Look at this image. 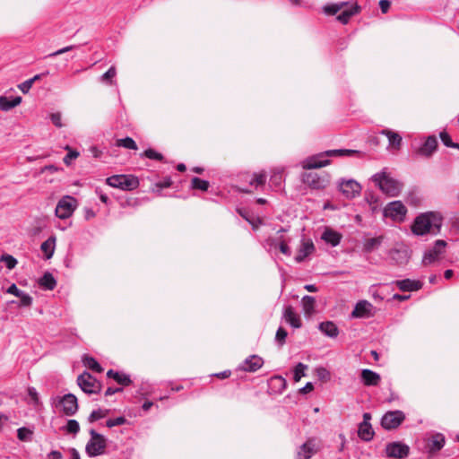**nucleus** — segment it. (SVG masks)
I'll list each match as a JSON object with an SVG mask.
<instances>
[{"instance_id": "obj_1", "label": "nucleus", "mask_w": 459, "mask_h": 459, "mask_svg": "<svg viewBox=\"0 0 459 459\" xmlns=\"http://www.w3.org/2000/svg\"><path fill=\"white\" fill-rule=\"evenodd\" d=\"M444 217L441 212L430 211L419 214L411 225V231L416 236L426 234L437 235L443 226Z\"/></svg>"}, {"instance_id": "obj_2", "label": "nucleus", "mask_w": 459, "mask_h": 459, "mask_svg": "<svg viewBox=\"0 0 459 459\" xmlns=\"http://www.w3.org/2000/svg\"><path fill=\"white\" fill-rule=\"evenodd\" d=\"M356 151L347 149L329 150L325 152H321L313 157L307 158L302 162V167L305 169H313L325 167L330 163L327 157L333 156H350L356 153Z\"/></svg>"}, {"instance_id": "obj_3", "label": "nucleus", "mask_w": 459, "mask_h": 459, "mask_svg": "<svg viewBox=\"0 0 459 459\" xmlns=\"http://www.w3.org/2000/svg\"><path fill=\"white\" fill-rule=\"evenodd\" d=\"M372 180L379 186L382 192L390 195L396 196L402 190V185L395 179L386 176L385 173H377L372 177Z\"/></svg>"}, {"instance_id": "obj_4", "label": "nucleus", "mask_w": 459, "mask_h": 459, "mask_svg": "<svg viewBox=\"0 0 459 459\" xmlns=\"http://www.w3.org/2000/svg\"><path fill=\"white\" fill-rule=\"evenodd\" d=\"M91 438L88 441L85 451L90 457H96L105 454L107 447V438L99 434L95 429L89 430Z\"/></svg>"}, {"instance_id": "obj_5", "label": "nucleus", "mask_w": 459, "mask_h": 459, "mask_svg": "<svg viewBox=\"0 0 459 459\" xmlns=\"http://www.w3.org/2000/svg\"><path fill=\"white\" fill-rule=\"evenodd\" d=\"M106 183L112 187L125 191H131L139 186V180L133 175H114L106 179Z\"/></svg>"}, {"instance_id": "obj_6", "label": "nucleus", "mask_w": 459, "mask_h": 459, "mask_svg": "<svg viewBox=\"0 0 459 459\" xmlns=\"http://www.w3.org/2000/svg\"><path fill=\"white\" fill-rule=\"evenodd\" d=\"M77 205L78 202L74 197L65 195L58 201L55 210L56 215L62 220L68 219L73 215Z\"/></svg>"}, {"instance_id": "obj_7", "label": "nucleus", "mask_w": 459, "mask_h": 459, "mask_svg": "<svg viewBox=\"0 0 459 459\" xmlns=\"http://www.w3.org/2000/svg\"><path fill=\"white\" fill-rule=\"evenodd\" d=\"M384 216L394 221H403L407 213V208L401 201H394L384 208Z\"/></svg>"}, {"instance_id": "obj_8", "label": "nucleus", "mask_w": 459, "mask_h": 459, "mask_svg": "<svg viewBox=\"0 0 459 459\" xmlns=\"http://www.w3.org/2000/svg\"><path fill=\"white\" fill-rule=\"evenodd\" d=\"M405 420V414L403 411H389L385 412L381 419V426L387 430L394 429L398 428Z\"/></svg>"}, {"instance_id": "obj_9", "label": "nucleus", "mask_w": 459, "mask_h": 459, "mask_svg": "<svg viewBox=\"0 0 459 459\" xmlns=\"http://www.w3.org/2000/svg\"><path fill=\"white\" fill-rule=\"evenodd\" d=\"M77 384L86 394H97L100 392L101 385L90 373L83 372L77 377Z\"/></svg>"}, {"instance_id": "obj_10", "label": "nucleus", "mask_w": 459, "mask_h": 459, "mask_svg": "<svg viewBox=\"0 0 459 459\" xmlns=\"http://www.w3.org/2000/svg\"><path fill=\"white\" fill-rule=\"evenodd\" d=\"M320 449V442L315 438H308L303 445H301L296 453V459H310Z\"/></svg>"}, {"instance_id": "obj_11", "label": "nucleus", "mask_w": 459, "mask_h": 459, "mask_svg": "<svg viewBox=\"0 0 459 459\" xmlns=\"http://www.w3.org/2000/svg\"><path fill=\"white\" fill-rule=\"evenodd\" d=\"M410 447L401 442H391L385 446V454L389 458L404 459L409 455Z\"/></svg>"}, {"instance_id": "obj_12", "label": "nucleus", "mask_w": 459, "mask_h": 459, "mask_svg": "<svg viewBox=\"0 0 459 459\" xmlns=\"http://www.w3.org/2000/svg\"><path fill=\"white\" fill-rule=\"evenodd\" d=\"M446 245V242L443 239L436 240L433 247L425 252L422 260L423 264L428 265L439 259V256L444 253Z\"/></svg>"}, {"instance_id": "obj_13", "label": "nucleus", "mask_w": 459, "mask_h": 459, "mask_svg": "<svg viewBox=\"0 0 459 459\" xmlns=\"http://www.w3.org/2000/svg\"><path fill=\"white\" fill-rule=\"evenodd\" d=\"M339 190L348 199L359 195L361 191L360 185L353 179H342L338 185Z\"/></svg>"}, {"instance_id": "obj_14", "label": "nucleus", "mask_w": 459, "mask_h": 459, "mask_svg": "<svg viewBox=\"0 0 459 459\" xmlns=\"http://www.w3.org/2000/svg\"><path fill=\"white\" fill-rule=\"evenodd\" d=\"M60 404L63 407L64 413L67 416H73L78 411L77 398L73 394H65L60 399Z\"/></svg>"}, {"instance_id": "obj_15", "label": "nucleus", "mask_w": 459, "mask_h": 459, "mask_svg": "<svg viewBox=\"0 0 459 459\" xmlns=\"http://www.w3.org/2000/svg\"><path fill=\"white\" fill-rule=\"evenodd\" d=\"M445 444V436L442 433H434L427 438V451L429 454H436L444 447Z\"/></svg>"}, {"instance_id": "obj_16", "label": "nucleus", "mask_w": 459, "mask_h": 459, "mask_svg": "<svg viewBox=\"0 0 459 459\" xmlns=\"http://www.w3.org/2000/svg\"><path fill=\"white\" fill-rule=\"evenodd\" d=\"M303 180L313 189H323L327 185V180L319 177L318 174L315 172L305 174Z\"/></svg>"}, {"instance_id": "obj_17", "label": "nucleus", "mask_w": 459, "mask_h": 459, "mask_svg": "<svg viewBox=\"0 0 459 459\" xmlns=\"http://www.w3.org/2000/svg\"><path fill=\"white\" fill-rule=\"evenodd\" d=\"M437 140L436 136L429 135L424 143L416 151L417 154L424 157H429L436 151Z\"/></svg>"}, {"instance_id": "obj_18", "label": "nucleus", "mask_w": 459, "mask_h": 459, "mask_svg": "<svg viewBox=\"0 0 459 459\" xmlns=\"http://www.w3.org/2000/svg\"><path fill=\"white\" fill-rule=\"evenodd\" d=\"M264 364V360L257 355H251L245 359L239 368L244 371L255 372L258 370Z\"/></svg>"}, {"instance_id": "obj_19", "label": "nucleus", "mask_w": 459, "mask_h": 459, "mask_svg": "<svg viewBox=\"0 0 459 459\" xmlns=\"http://www.w3.org/2000/svg\"><path fill=\"white\" fill-rule=\"evenodd\" d=\"M360 11V7L357 4H350L348 3V6H345L342 10H341V13L337 16V21H339L342 24H347L350 19L357 14Z\"/></svg>"}, {"instance_id": "obj_20", "label": "nucleus", "mask_w": 459, "mask_h": 459, "mask_svg": "<svg viewBox=\"0 0 459 459\" xmlns=\"http://www.w3.org/2000/svg\"><path fill=\"white\" fill-rule=\"evenodd\" d=\"M315 250V246L311 240L302 239L301 245L299 248L298 254L295 257L297 263L303 262L307 256L312 254Z\"/></svg>"}, {"instance_id": "obj_21", "label": "nucleus", "mask_w": 459, "mask_h": 459, "mask_svg": "<svg viewBox=\"0 0 459 459\" xmlns=\"http://www.w3.org/2000/svg\"><path fill=\"white\" fill-rule=\"evenodd\" d=\"M360 377L363 384L367 386H377L381 380L379 374L368 368L362 369Z\"/></svg>"}, {"instance_id": "obj_22", "label": "nucleus", "mask_w": 459, "mask_h": 459, "mask_svg": "<svg viewBox=\"0 0 459 459\" xmlns=\"http://www.w3.org/2000/svg\"><path fill=\"white\" fill-rule=\"evenodd\" d=\"M283 318L294 328H300L301 327V320L299 316L295 313L293 307L291 306H287L284 308L283 311Z\"/></svg>"}, {"instance_id": "obj_23", "label": "nucleus", "mask_w": 459, "mask_h": 459, "mask_svg": "<svg viewBox=\"0 0 459 459\" xmlns=\"http://www.w3.org/2000/svg\"><path fill=\"white\" fill-rule=\"evenodd\" d=\"M372 307H372L371 303H369L368 301L360 300L356 304V306L351 313V316H352V317H356V318H361V317L368 316L370 314Z\"/></svg>"}, {"instance_id": "obj_24", "label": "nucleus", "mask_w": 459, "mask_h": 459, "mask_svg": "<svg viewBox=\"0 0 459 459\" xmlns=\"http://www.w3.org/2000/svg\"><path fill=\"white\" fill-rule=\"evenodd\" d=\"M398 289L402 291H414L421 289L422 284L419 281H413L411 279H404L394 281Z\"/></svg>"}, {"instance_id": "obj_25", "label": "nucleus", "mask_w": 459, "mask_h": 459, "mask_svg": "<svg viewBox=\"0 0 459 459\" xmlns=\"http://www.w3.org/2000/svg\"><path fill=\"white\" fill-rule=\"evenodd\" d=\"M380 134L388 138L389 147L394 150L401 148L403 138L398 133L390 129H383Z\"/></svg>"}, {"instance_id": "obj_26", "label": "nucleus", "mask_w": 459, "mask_h": 459, "mask_svg": "<svg viewBox=\"0 0 459 459\" xmlns=\"http://www.w3.org/2000/svg\"><path fill=\"white\" fill-rule=\"evenodd\" d=\"M322 239L333 247H336L341 242L342 235L332 229L326 228L322 234Z\"/></svg>"}, {"instance_id": "obj_27", "label": "nucleus", "mask_w": 459, "mask_h": 459, "mask_svg": "<svg viewBox=\"0 0 459 459\" xmlns=\"http://www.w3.org/2000/svg\"><path fill=\"white\" fill-rule=\"evenodd\" d=\"M319 330L326 336L335 338L339 334V329L332 321H326L319 324Z\"/></svg>"}, {"instance_id": "obj_28", "label": "nucleus", "mask_w": 459, "mask_h": 459, "mask_svg": "<svg viewBox=\"0 0 459 459\" xmlns=\"http://www.w3.org/2000/svg\"><path fill=\"white\" fill-rule=\"evenodd\" d=\"M56 240L55 236H50L41 244L40 249L44 253L46 259H50L53 256L56 248Z\"/></svg>"}, {"instance_id": "obj_29", "label": "nucleus", "mask_w": 459, "mask_h": 459, "mask_svg": "<svg viewBox=\"0 0 459 459\" xmlns=\"http://www.w3.org/2000/svg\"><path fill=\"white\" fill-rule=\"evenodd\" d=\"M374 430L370 423L360 422L358 429L359 437L364 441H370L374 437Z\"/></svg>"}, {"instance_id": "obj_30", "label": "nucleus", "mask_w": 459, "mask_h": 459, "mask_svg": "<svg viewBox=\"0 0 459 459\" xmlns=\"http://www.w3.org/2000/svg\"><path fill=\"white\" fill-rule=\"evenodd\" d=\"M303 311L306 316H311L316 311V299L306 295L301 299Z\"/></svg>"}, {"instance_id": "obj_31", "label": "nucleus", "mask_w": 459, "mask_h": 459, "mask_svg": "<svg viewBox=\"0 0 459 459\" xmlns=\"http://www.w3.org/2000/svg\"><path fill=\"white\" fill-rule=\"evenodd\" d=\"M22 102V97H14L13 99H9L5 96L0 97V108L3 111H8L16 106H18Z\"/></svg>"}, {"instance_id": "obj_32", "label": "nucleus", "mask_w": 459, "mask_h": 459, "mask_svg": "<svg viewBox=\"0 0 459 459\" xmlns=\"http://www.w3.org/2000/svg\"><path fill=\"white\" fill-rule=\"evenodd\" d=\"M383 237H377L365 239L363 243V251L366 253H371L377 250L382 244Z\"/></svg>"}, {"instance_id": "obj_33", "label": "nucleus", "mask_w": 459, "mask_h": 459, "mask_svg": "<svg viewBox=\"0 0 459 459\" xmlns=\"http://www.w3.org/2000/svg\"><path fill=\"white\" fill-rule=\"evenodd\" d=\"M39 284L44 288L45 290H52L56 286V281L52 275V273L47 272L43 274V276L39 279Z\"/></svg>"}, {"instance_id": "obj_34", "label": "nucleus", "mask_w": 459, "mask_h": 459, "mask_svg": "<svg viewBox=\"0 0 459 459\" xmlns=\"http://www.w3.org/2000/svg\"><path fill=\"white\" fill-rule=\"evenodd\" d=\"M345 6H348V2H339L334 4H329L323 7V11L326 15H335Z\"/></svg>"}, {"instance_id": "obj_35", "label": "nucleus", "mask_w": 459, "mask_h": 459, "mask_svg": "<svg viewBox=\"0 0 459 459\" xmlns=\"http://www.w3.org/2000/svg\"><path fill=\"white\" fill-rule=\"evenodd\" d=\"M265 181H266L265 172L255 173L252 175V177L249 180V185L251 186H254L255 188H257L261 186H264Z\"/></svg>"}, {"instance_id": "obj_36", "label": "nucleus", "mask_w": 459, "mask_h": 459, "mask_svg": "<svg viewBox=\"0 0 459 459\" xmlns=\"http://www.w3.org/2000/svg\"><path fill=\"white\" fill-rule=\"evenodd\" d=\"M82 362L85 367H87L96 372L100 373L103 370V368L99 364V362L92 357L84 355L82 358Z\"/></svg>"}, {"instance_id": "obj_37", "label": "nucleus", "mask_w": 459, "mask_h": 459, "mask_svg": "<svg viewBox=\"0 0 459 459\" xmlns=\"http://www.w3.org/2000/svg\"><path fill=\"white\" fill-rule=\"evenodd\" d=\"M209 186H210V184L207 180L199 178L197 177L193 178L191 180V187L193 189L207 191Z\"/></svg>"}, {"instance_id": "obj_38", "label": "nucleus", "mask_w": 459, "mask_h": 459, "mask_svg": "<svg viewBox=\"0 0 459 459\" xmlns=\"http://www.w3.org/2000/svg\"><path fill=\"white\" fill-rule=\"evenodd\" d=\"M117 146L118 147H124L126 149L129 150H137V144L134 142V140L131 137H126L122 139H118L117 141Z\"/></svg>"}, {"instance_id": "obj_39", "label": "nucleus", "mask_w": 459, "mask_h": 459, "mask_svg": "<svg viewBox=\"0 0 459 459\" xmlns=\"http://www.w3.org/2000/svg\"><path fill=\"white\" fill-rule=\"evenodd\" d=\"M283 180L282 172L281 169L273 170L270 178V184L275 187H280Z\"/></svg>"}, {"instance_id": "obj_40", "label": "nucleus", "mask_w": 459, "mask_h": 459, "mask_svg": "<svg viewBox=\"0 0 459 459\" xmlns=\"http://www.w3.org/2000/svg\"><path fill=\"white\" fill-rule=\"evenodd\" d=\"M307 369V366L299 362L294 368V381L299 382L302 377H305V371Z\"/></svg>"}, {"instance_id": "obj_41", "label": "nucleus", "mask_w": 459, "mask_h": 459, "mask_svg": "<svg viewBox=\"0 0 459 459\" xmlns=\"http://www.w3.org/2000/svg\"><path fill=\"white\" fill-rule=\"evenodd\" d=\"M108 410L98 409L91 411L88 418V421L92 423L107 416Z\"/></svg>"}, {"instance_id": "obj_42", "label": "nucleus", "mask_w": 459, "mask_h": 459, "mask_svg": "<svg viewBox=\"0 0 459 459\" xmlns=\"http://www.w3.org/2000/svg\"><path fill=\"white\" fill-rule=\"evenodd\" d=\"M32 431L27 428H20L17 429V437L21 441H30L31 439Z\"/></svg>"}, {"instance_id": "obj_43", "label": "nucleus", "mask_w": 459, "mask_h": 459, "mask_svg": "<svg viewBox=\"0 0 459 459\" xmlns=\"http://www.w3.org/2000/svg\"><path fill=\"white\" fill-rule=\"evenodd\" d=\"M0 262H4L9 270L13 269L17 264V260L11 255H3L0 257Z\"/></svg>"}, {"instance_id": "obj_44", "label": "nucleus", "mask_w": 459, "mask_h": 459, "mask_svg": "<svg viewBox=\"0 0 459 459\" xmlns=\"http://www.w3.org/2000/svg\"><path fill=\"white\" fill-rule=\"evenodd\" d=\"M65 149L68 151V153L64 157V163L69 166L72 160L76 159L80 153L77 151L71 150L68 145Z\"/></svg>"}, {"instance_id": "obj_45", "label": "nucleus", "mask_w": 459, "mask_h": 459, "mask_svg": "<svg viewBox=\"0 0 459 459\" xmlns=\"http://www.w3.org/2000/svg\"><path fill=\"white\" fill-rule=\"evenodd\" d=\"M117 74V71L115 66H111L106 73H104L100 77V82L112 83V78H114Z\"/></svg>"}, {"instance_id": "obj_46", "label": "nucleus", "mask_w": 459, "mask_h": 459, "mask_svg": "<svg viewBox=\"0 0 459 459\" xmlns=\"http://www.w3.org/2000/svg\"><path fill=\"white\" fill-rule=\"evenodd\" d=\"M288 333L287 331L283 327H279L276 334H275V341L280 345L282 346L285 343V340Z\"/></svg>"}, {"instance_id": "obj_47", "label": "nucleus", "mask_w": 459, "mask_h": 459, "mask_svg": "<svg viewBox=\"0 0 459 459\" xmlns=\"http://www.w3.org/2000/svg\"><path fill=\"white\" fill-rule=\"evenodd\" d=\"M66 431L70 434L76 435L80 431V425L75 420H69L66 424Z\"/></svg>"}, {"instance_id": "obj_48", "label": "nucleus", "mask_w": 459, "mask_h": 459, "mask_svg": "<svg viewBox=\"0 0 459 459\" xmlns=\"http://www.w3.org/2000/svg\"><path fill=\"white\" fill-rule=\"evenodd\" d=\"M114 380L121 385H124V386H128L131 385L132 383V380L130 378V377L126 374H123V373H119L118 372V377H115Z\"/></svg>"}, {"instance_id": "obj_49", "label": "nucleus", "mask_w": 459, "mask_h": 459, "mask_svg": "<svg viewBox=\"0 0 459 459\" xmlns=\"http://www.w3.org/2000/svg\"><path fill=\"white\" fill-rule=\"evenodd\" d=\"M126 422V419L125 417H117L115 419H109L106 421V426L108 428H113L116 426L124 425Z\"/></svg>"}, {"instance_id": "obj_50", "label": "nucleus", "mask_w": 459, "mask_h": 459, "mask_svg": "<svg viewBox=\"0 0 459 459\" xmlns=\"http://www.w3.org/2000/svg\"><path fill=\"white\" fill-rule=\"evenodd\" d=\"M20 307H30L32 304V297L24 291L20 295Z\"/></svg>"}, {"instance_id": "obj_51", "label": "nucleus", "mask_w": 459, "mask_h": 459, "mask_svg": "<svg viewBox=\"0 0 459 459\" xmlns=\"http://www.w3.org/2000/svg\"><path fill=\"white\" fill-rule=\"evenodd\" d=\"M143 155L151 160H162L163 156L161 153L157 152L153 149H148L144 152Z\"/></svg>"}, {"instance_id": "obj_52", "label": "nucleus", "mask_w": 459, "mask_h": 459, "mask_svg": "<svg viewBox=\"0 0 459 459\" xmlns=\"http://www.w3.org/2000/svg\"><path fill=\"white\" fill-rule=\"evenodd\" d=\"M78 48V46H76V45H70V46L65 47V48H60V49H58V50H56V51H55V52H53V53H50V54L48 56V57H54V56H59V55L65 54V53H66V52H68V51H71V50H73V49H75V48Z\"/></svg>"}, {"instance_id": "obj_53", "label": "nucleus", "mask_w": 459, "mask_h": 459, "mask_svg": "<svg viewBox=\"0 0 459 459\" xmlns=\"http://www.w3.org/2000/svg\"><path fill=\"white\" fill-rule=\"evenodd\" d=\"M50 119L56 127H63L64 125L62 124V115L60 112L51 114Z\"/></svg>"}, {"instance_id": "obj_54", "label": "nucleus", "mask_w": 459, "mask_h": 459, "mask_svg": "<svg viewBox=\"0 0 459 459\" xmlns=\"http://www.w3.org/2000/svg\"><path fill=\"white\" fill-rule=\"evenodd\" d=\"M278 242H279V248H280V251L285 255H290V247H288L287 243L285 242L284 239H282V238H279L278 239Z\"/></svg>"}, {"instance_id": "obj_55", "label": "nucleus", "mask_w": 459, "mask_h": 459, "mask_svg": "<svg viewBox=\"0 0 459 459\" xmlns=\"http://www.w3.org/2000/svg\"><path fill=\"white\" fill-rule=\"evenodd\" d=\"M28 395H29V397L30 398L31 402L34 404H38L39 403V394H38L36 388L29 387L28 388Z\"/></svg>"}, {"instance_id": "obj_56", "label": "nucleus", "mask_w": 459, "mask_h": 459, "mask_svg": "<svg viewBox=\"0 0 459 459\" xmlns=\"http://www.w3.org/2000/svg\"><path fill=\"white\" fill-rule=\"evenodd\" d=\"M32 83H31V81H29V80H26L24 81L23 82H22L21 84L18 85V88L20 89V91L26 94L30 91V90L31 89L32 87Z\"/></svg>"}, {"instance_id": "obj_57", "label": "nucleus", "mask_w": 459, "mask_h": 459, "mask_svg": "<svg viewBox=\"0 0 459 459\" xmlns=\"http://www.w3.org/2000/svg\"><path fill=\"white\" fill-rule=\"evenodd\" d=\"M440 139L442 143L446 146L450 147L452 145V140L449 134L446 132H441L440 133Z\"/></svg>"}, {"instance_id": "obj_58", "label": "nucleus", "mask_w": 459, "mask_h": 459, "mask_svg": "<svg viewBox=\"0 0 459 459\" xmlns=\"http://www.w3.org/2000/svg\"><path fill=\"white\" fill-rule=\"evenodd\" d=\"M6 292L9 293V294H13L16 297H20V295H22V293L23 292L22 290H19L16 286V284L13 283L7 290H6Z\"/></svg>"}, {"instance_id": "obj_59", "label": "nucleus", "mask_w": 459, "mask_h": 459, "mask_svg": "<svg viewBox=\"0 0 459 459\" xmlns=\"http://www.w3.org/2000/svg\"><path fill=\"white\" fill-rule=\"evenodd\" d=\"M391 6V2L389 0H380L379 7L383 13H386Z\"/></svg>"}, {"instance_id": "obj_60", "label": "nucleus", "mask_w": 459, "mask_h": 459, "mask_svg": "<svg viewBox=\"0 0 459 459\" xmlns=\"http://www.w3.org/2000/svg\"><path fill=\"white\" fill-rule=\"evenodd\" d=\"M95 193L99 195V197L102 203H104L106 204H108V202H109L108 196L106 194H104L100 188L97 187L95 189Z\"/></svg>"}, {"instance_id": "obj_61", "label": "nucleus", "mask_w": 459, "mask_h": 459, "mask_svg": "<svg viewBox=\"0 0 459 459\" xmlns=\"http://www.w3.org/2000/svg\"><path fill=\"white\" fill-rule=\"evenodd\" d=\"M83 211H84V218L87 221H90L96 216L95 212L91 208L86 207V208H84Z\"/></svg>"}, {"instance_id": "obj_62", "label": "nucleus", "mask_w": 459, "mask_h": 459, "mask_svg": "<svg viewBox=\"0 0 459 459\" xmlns=\"http://www.w3.org/2000/svg\"><path fill=\"white\" fill-rule=\"evenodd\" d=\"M122 390H123V389H122V388H120V387H116V388H114V387H108V388L106 390V392H105V395H106V396H110V395H113V394H117V393L122 392Z\"/></svg>"}, {"instance_id": "obj_63", "label": "nucleus", "mask_w": 459, "mask_h": 459, "mask_svg": "<svg viewBox=\"0 0 459 459\" xmlns=\"http://www.w3.org/2000/svg\"><path fill=\"white\" fill-rule=\"evenodd\" d=\"M9 416L4 413H0V431L3 427L9 421Z\"/></svg>"}, {"instance_id": "obj_64", "label": "nucleus", "mask_w": 459, "mask_h": 459, "mask_svg": "<svg viewBox=\"0 0 459 459\" xmlns=\"http://www.w3.org/2000/svg\"><path fill=\"white\" fill-rule=\"evenodd\" d=\"M48 459H62V454L59 451L53 450L48 455Z\"/></svg>"}]
</instances>
